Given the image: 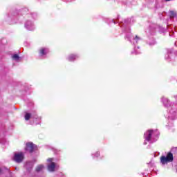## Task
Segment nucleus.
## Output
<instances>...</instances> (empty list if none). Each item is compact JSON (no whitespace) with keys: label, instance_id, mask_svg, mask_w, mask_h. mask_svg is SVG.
Here are the masks:
<instances>
[{"label":"nucleus","instance_id":"obj_1","mask_svg":"<svg viewBox=\"0 0 177 177\" xmlns=\"http://www.w3.org/2000/svg\"><path fill=\"white\" fill-rule=\"evenodd\" d=\"M172 161H174V155L171 152H169L166 156H162L160 157V164L162 165H165L168 162H172Z\"/></svg>","mask_w":177,"mask_h":177},{"label":"nucleus","instance_id":"obj_2","mask_svg":"<svg viewBox=\"0 0 177 177\" xmlns=\"http://www.w3.org/2000/svg\"><path fill=\"white\" fill-rule=\"evenodd\" d=\"M158 136L160 135V132L158 131L155 130L154 131L153 130H148L145 133V139L147 142H151V138L152 136Z\"/></svg>","mask_w":177,"mask_h":177},{"label":"nucleus","instance_id":"obj_3","mask_svg":"<svg viewBox=\"0 0 177 177\" xmlns=\"http://www.w3.org/2000/svg\"><path fill=\"white\" fill-rule=\"evenodd\" d=\"M25 150L28 153H34V151H37V150H38V147H37L34 143L29 142L26 143Z\"/></svg>","mask_w":177,"mask_h":177},{"label":"nucleus","instance_id":"obj_4","mask_svg":"<svg viewBox=\"0 0 177 177\" xmlns=\"http://www.w3.org/2000/svg\"><path fill=\"white\" fill-rule=\"evenodd\" d=\"M14 161L20 164V162H23L24 160V153L23 152H15L13 158Z\"/></svg>","mask_w":177,"mask_h":177},{"label":"nucleus","instance_id":"obj_5","mask_svg":"<svg viewBox=\"0 0 177 177\" xmlns=\"http://www.w3.org/2000/svg\"><path fill=\"white\" fill-rule=\"evenodd\" d=\"M126 38L131 42V44H133V45H136L139 41L142 40V38L139 37V36L136 35L135 37H133L132 39V33H129L126 35Z\"/></svg>","mask_w":177,"mask_h":177},{"label":"nucleus","instance_id":"obj_6","mask_svg":"<svg viewBox=\"0 0 177 177\" xmlns=\"http://www.w3.org/2000/svg\"><path fill=\"white\" fill-rule=\"evenodd\" d=\"M49 53V48L43 47L39 49V54L41 57H44V56H46Z\"/></svg>","mask_w":177,"mask_h":177},{"label":"nucleus","instance_id":"obj_7","mask_svg":"<svg viewBox=\"0 0 177 177\" xmlns=\"http://www.w3.org/2000/svg\"><path fill=\"white\" fill-rule=\"evenodd\" d=\"M25 27L27 30H29V31H32L35 28V27H34V24H32L31 21H26Z\"/></svg>","mask_w":177,"mask_h":177},{"label":"nucleus","instance_id":"obj_8","mask_svg":"<svg viewBox=\"0 0 177 177\" xmlns=\"http://www.w3.org/2000/svg\"><path fill=\"white\" fill-rule=\"evenodd\" d=\"M162 102L165 107H171V104H172V102L167 98V97H162Z\"/></svg>","mask_w":177,"mask_h":177},{"label":"nucleus","instance_id":"obj_9","mask_svg":"<svg viewBox=\"0 0 177 177\" xmlns=\"http://www.w3.org/2000/svg\"><path fill=\"white\" fill-rule=\"evenodd\" d=\"M56 169V164L52 162L50 164L48 165V169L50 172H55Z\"/></svg>","mask_w":177,"mask_h":177},{"label":"nucleus","instance_id":"obj_10","mask_svg":"<svg viewBox=\"0 0 177 177\" xmlns=\"http://www.w3.org/2000/svg\"><path fill=\"white\" fill-rule=\"evenodd\" d=\"M77 59H78V55L74 54H71L67 58L68 62H74V60H77Z\"/></svg>","mask_w":177,"mask_h":177},{"label":"nucleus","instance_id":"obj_11","mask_svg":"<svg viewBox=\"0 0 177 177\" xmlns=\"http://www.w3.org/2000/svg\"><path fill=\"white\" fill-rule=\"evenodd\" d=\"M25 167L26 169L30 171V169H32V167H34V164L32 162H26Z\"/></svg>","mask_w":177,"mask_h":177},{"label":"nucleus","instance_id":"obj_12","mask_svg":"<svg viewBox=\"0 0 177 177\" xmlns=\"http://www.w3.org/2000/svg\"><path fill=\"white\" fill-rule=\"evenodd\" d=\"M147 44L149 45V46H153V45H156V40L154 38H151V40H148Z\"/></svg>","mask_w":177,"mask_h":177},{"label":"nucleus","instance_id":"obj_13","mask_svg":"<svg viewBox=\"0 0 177 177\" xmlns=\"http://www.w3.org/2000/svg\"><path fill=\"white\" fill-rule=\"evenodd\" d=\"M169 17L170 19H175L176 17V12L175 11H169Z\"/></svg>","mask_w":177,"mask_h":177},{"label":"nucleus","instance_id":"obj_14","mask_svg":"<svg viewBox=\"0 0 177 177\" xmlns=\"http://www.w3.org/2000/svg\"><path fill=\"white\" fill-rule=\"evenodd\" d=\"M44 169V165H39L36 168V172H41Z\"/></svg>","mask_w":177,"mask_h":177},{"label":"nucleus","instance_id":"obj_15","mask_svg":"<svg viewBox=\"0 0 177 177\" xmlns=\"http://www.w3.org/2000/svg\"><path fill=\"white\" fill-rule=\"evenodd\" d=\"M13 60H15V62H18V60L20 59V57H19V55L15 54L12 55Z\"/></svg>","mask_w":177,"mask_h":177},{"label":"nucleus","instance_id":"obj_16","mask_svg":"<svg viewBox=\"0 0 177 177\" xmlns=\"http://www.w3.org/2000/svg\"><path fill=\"white\" fill-rule=\"evenodd\" d=\"M31 118V113H26L25 115V120L28 121Z\"/></svg>","mask_w":177,"mask_h":177},{"label":"nucleus","instance_id":"obj_17","mask_svg":"<svg viewBox=\"0 0 177 177\" xmlns=\"http://www.w3.org/2000/svg\"><path fill=\"white\" fill-rule=\"evenodd\" d=\"M100 152L97 151L94 154V157H100Z\"/></svg>","mask_w":177,"mask_h":177},{"label":"nucleus","instance_id":"obj_18","mask_svg":"<svg viewBox=\"0 0 177 177\" xmlns=\"http://www.w3.org/2000/svg\"><path fill=\"white\" fill-rule=\"evenodd\" d=\"M167 56L165 57V59L166 60H169V55H168V53H169V50H167Z\"/></svg>","mask_w":177,"mask_h":177},{"label":"nucleus","instance_id":"obj_19","mask_svg":"<svg viewBox=\"0 0 177 177\" xmlns=\"http://www.w3.org/2000/svg\"><path fill=\"white\" fill-rule=\"evenodd\" d=\"M47 161H48V162H53L52 161H53V158H48V159L47 160Z\"/></svg>","mask_w":177,"mask_h":177},{"label":"nucleus","instance_id":"obj_20","mask_svg":"<svg viewBox=\"0 0 177 177\" xmlns=\"http://www.w3.org/2000/svg\"><path fill=\"white\" fill-rule=\"evenodd\" d=\"M32 118H37V115H32Z\"/></svg>","mask_w":177,"mask_h":177},{"label":"nucleus","instance_id":"obj_21","mask_svg":"<svg viewBox=\"0 0 177 177\" xmlns=\"http://www.w3.org/2000/svg\"><path fill=\"white\" fill-rule=\"evenodd\" d=\"M174 99H175L176 102H177V95H174Z\"/></svg>","mask_w":177,"mask_h":177},{"label":"nucleus","instance_id":"obj_22","mask_svg":"<svg viewBox=\"0 0 177 177\" xmlns=\"http://www.w3.org/2000/svg\"><path fill=\"white\" fill-rule=\"evenodd\" d=\"M0 174H2V169L0 168Z\"/></svg>","mask_w":177,"mask_h":177},{"label":"nucleus","instance_id":"obj_23","mask_svg":"<svg viewBox=\"0 0 177 177\" xmlns=\"http://www.w3.org/2000/svg\"><path fill=\"white\" fill-rule=\"evenodd\" d=\"M113 22L115 24H117V22L114 21V20H113Z\"/></svg>","mask_w":177,"mask_h":177},{"label":"nucleus","instance_id":"obj_24","mask_svg":"<svg viewBox=\"0 0 177 177\" xmlns=\"http://www.w3.org/2000/svg\"><path fill=\"white\" fill-rule=\"evenodd\" d=\"M144 145H147V142H144Z\"/></svg>","mask_w":177,"mask_h":177},{"label":"nucleus","instance_id":"obj_25","mask_svg":"<svg viewBox=\"0 0 177 177\" xmlns=\"http://www.w3.org/2000/svg\"><path fill=\"white\" fill-rule=\"evenodd\" d=\"M167 2H168L169 1H171V0H165Z\"/></svg>","mask_w":177,"mask_h":177},{"label":"nucleus","instance_id":"obj_26","mask_svg":"<svg viewBox=\"0 0 177 177\" xmlns=\"http://www.w3.org/2000/svg\"><path fill=\"white\" fill-rule=\"evenodd\" d=\"M125 23H127V20H124Z\"/></svg>","mask_w":177,"mask_h":177},{"label":"nucleus","instance_id":"obj_27","mask_svg":"<svg viewBox=\"0 0 177 177\" xmlns=\"http://www.w3.org/2000/svg\"><path fill=\"white\" fill-rule=\"evenodd\" d=\"M136 55H138V53H136Z\"/></svg>","mask_w":177,"mask_h":177}]
</instances>
